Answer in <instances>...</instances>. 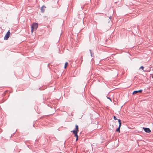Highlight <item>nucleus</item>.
I'll list each match as a JSON object with an SVG mask.
<instances>
[{
  "label": "nucleus",
  "mask_w": 153,
  "mask_h": 153,
  "mask_svg": "<svg viewBox=\"0 0 153 153\" xmlns=\"http://www.w3.org/2000/svg\"><path fill=\"white\" fill-rule=\"evenodd\" d=\"M79 131L78 130V125H76L75 126V128L74 130L71 131V132H72L74 134V136L76 137H78L77 135L78 132Z\"/></svg>",
  "instance_id": "1"
},
{
  "label": "nucleus",
  "mask_w": 153,
  "mask_h": 153,
  "mask_svg": "<svg viewBox=\"0 0 153 153\" xmlns=\"http://www.w3.org/2000/svg\"><path fill=\"white\" fill-rule=\"evenodd\" d=\"M38 24L37 23H33L31 26V31L33 33V32L36 30L38 27Z\"/></svg>",
  "instance_id": "2"
},
{
  "label": "nucleus",
  "mask_w": 153,
  "mask_h": 153,
  "mask_svg": "<svg viewBox=\"0 0 153 153\" xmlns=\"http://www.w3.org/2000/svg\"><path fill=\"white\" fill-rule=\"evenodd\" d=\"M10 35V33L9 31H8L6 33V35L4 37V39L5 40H7L8 38L9 37Z\"/></svg>",
  "instance_id": "3"
},
{
  "label": "nucleus",
  "mask_w": 153,
  "mask_h": 153,
  "mask_svg": "<svg viewBox=\"0 0 153 153\" xmlns=\"http://www.w3.org/2000/svg\"><path fill=\"white\" fill-rule=\"evenodd\" d=\"M143 129H144V131L146 132L149 133L151 131V130L149 128L143 127Z\"/></svg>",
  "instance_id": "4"
},
{
  "label": "nucleus",
  "mask_w": 153,
  "mask_h": 153,
  "mask_svg": "<svg viewBox=\"0 0 153 153\" xmlns=\"http://www.w3.org/2000/svg\"><path fill=\"white\" fill-rule=\"evenodd\" d=\"M142 90H139L138 91H133L132 94H136L138 92L141 93L142 92Z\"/></svg>",
  "instance_id": "5"
},
{
  "label": "nucleus",
  "mask_w": 153,
  "mask_h": 153,
  "mask_svg": "<svg viewBox=\"0 0 153 153\" xmlns=\"http://www.w3.org/2000/svg\"><path fill=\"white\" fill-rule=\"evenodd\" d=\"M46 7L44 6H43L41 8L40 10L42 13H43L44 12L45 8H46Z\"/></svg>",
  "instance_id": "6"
},
{
  "label": "nucleus",
  "mask_w": 153,
  "mask_h": 153,
  "mask_svg": "<svg viewBox=\"0 0 153 153\" xmlns=\"http://www.w3.org/2000/svg\"><path fill=\"white\" fill-rule=\"evenodd\" d=\"M118 122L119 123V127H120V126H121V120L120 119L118 120Z\"/></svg>",
  "instance_id": "7"
},
{
  "label": "nucleus",
  "mask_w": 153,
  "mask_h": 153,
  "mask_svg": "<svg viewBox=\"0 0 153 153\" xmlns=\"http://www.w3.org/2000/svg\"><path fill=\"white\" fill-rule=\"evenodd\" d=\"M120 127H118L116 129V131H118L119 132H120Z\"/></svg>",
  "instance_id": "8"
},
{
  "label": "nucleus",
  "mask_w": 153,
  "mask_h": 153,
  "mask_svg": "<svg viewBox=\"0 0 153 153\" xmlns=\"http://www.w3.org/2000/svg\"><path fill=\"white\" fill-rule=\"evenodd\" d=\"M68 62H66L65 64V66H64V68H66V67H67V66L68 65Z\"/></svg>",
  "instance_id": "9"
},
{
  "label": "nucleus",
  "mask_w": 153,
  "mask_h": 153,
  "mask_svg": "<svg viewBox=\"0 0 153 153\" xmlns=\"http://www.w3.org/2000/svg\"><path fill=\"white\" fill-rule=\"evenodd\" d=\"M89 51H90V53H91V57H92L93 56V55H92V53L91 50H90Z\"/></svg>",
  "instance_id": "10"
},
{
  "label": "nucleus",
  "mask_w": 153,
  "mask_h": 153,
  "mask_svg": "<svg viewBox=\"0 0 153 153\" xmlns=\"http://www.w3.org/2000/svg\"><path fill=\"white\" fill-rule=\"evenodd\" d=\"M114 120H117V119L116 118V117L115 116H114Z\"/></svg>",
  "instance_id": "11"
},
{
  "label": "nucleus",
  "mask_w": 153,
  "mask_h": 153,
  "mask_svg": "<svg viewBox=\"0 0 153 153\" xmlns=\"http://www.w3.org/2000/svg\"><path fill=\"white\" fill-rule=\"evenodd\" d=\"M144 67L143 66H141L140 68V69H142L143 70Z\"/></svg>",
  "instance_id": "12"
},
{
  "label": "nucleus",
  "mask_w": 153,
  "mask_h": 153,
  "mask_svg": "<svg viewBox=\"0 0 153 153\" xmlns=\"http://www.w3.org/2000/svg\"><path fill=\"white\" fill-rule=\"evenodd\" d=\"M112 18V17L111 16H110L109 17V19H111V18Z\"/></svg>",
  "instance_id": "13"
},
{
  "label": "nucleus",
  "mask_w": 153,
  "mask_h": 153,
  "mask_svg": "<svg viewBox=\"0 0 153 153\" xmlns=\"http://www.w3.org/2000/svg\"><path fill=\"white\" fill-rule=\"evenodd\" d=\"M78 137H77L76 139V141H77L78 140Z\"/></svg>",
  "instance_id": "14"
},
{
  "label": "nucleus",
  "mask_w": 153,
  "mask_h": 153,
  "mask_svg": "<svg viewBox=\"0 0 153 153\" xmlns=\"http://www.w3.org/2000/svg\"><path fill=\"white\" fill-rule=\"evenodd\" d=\"M107 98H108V99H109L110 100H111V99H110V98L108 97Z\"/></svg>",
  "instance_id": "15"
},
{
  "label": "nucleus",
  "mask_w": 153,
  "mask_h": 153,
  "mask_svg": "<svg viewBox=\"0 0 153 153\" xmlns=\"http://www.w3.org/2000/svg\"><path fill=\"white\" fill-rule=\"evenodd\" d=\"M152 78H153V75L152 76Z\"/></svg>",
  "instance_id": "16"
}]
</instances>
